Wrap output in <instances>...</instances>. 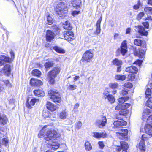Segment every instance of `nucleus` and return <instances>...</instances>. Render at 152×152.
Here are the masks:
<instances>
[{
  "mask_svg": "<svg viewBox=\"0 0 152 152\" xmlns=\"http://www.w3.org/2000/svg\"><path fill=\"white\" fill-rule=\"evenodd\" d=\"M102 17H101L98 20L97 22L96 25V29L95 34H98L100 33V23L102 21Z\"/></svg>",
  "mask_w": 152,
  "mask_h": 152,
  "instance_id": "393cba45",
  "label": "nucleus"
},
{
  "mask_svg": "<svg viewBox=\"0 0 152 152\" xmlns=\"http://www.w3.org/2000/svg\"><path fill=\"white\" fill-rule=\"evenodd\" d=\"M137 148L138 147L142 151H144L145 150V147L144 144V142L143 140H141L139 144L137 145Z\"/></svg>",
  "mask_w": 152,
  "mask_h": 152,
  "instance_id": "bb28decb",
  "label": "nucleus"
},
{
  "mask_svg": "<svg viewBox=\"0 0 152 152\" xmlns=\"http://www.w3.org/2000/svg\"><path fill=\"white\" fill-rule=\"evenodd\" d=\"M126 42V41H124L122 42L121 46V52L123 56H124L127 51V46Z\"/></svg>",
  "mask_w": 152,
  "mask_h": 152,
  "instance_id": "2eb2a0df",
  "label": "nucleus"
},
{
  "mask_svg": "<svg viewBox=\"0 0 152 152\" xmlns=\"http://www.w3.org/2000/svg\"><path fill=\"white\" fill-rule=\"evenodd\" d=\"M144 10L146 12L152 14V8L150 7H146L144 8Z\"/></svg>",
  "mask_w": 152,
  "mask_h": 152,
  "instance_id": "a18cd8bd",
  "label": "nucleus"
},
{
  "mask_svg": "<svg viewBox=\"0 0 152 152\" xmlns=\"http://www.w3.org/2000/svg\"><path fill=\"white\" fill-rule=\"evenodd\" d=\"M50 98L55 102L60 103L61 99L59 93L56 91L50 90L48 91Z\"/></svg>",
  "mask_w": 152,
  "mask_h": 152,
  "instance_id": "f03ea898",
  "label": "nucleus"
},
{
  "mask_svg": "<svg viewBox=\"0 0 152 152\" xmlns=\"http://www.w3.org/2000/svg\"><path fill=\"white\" fill-rule=\"evenodd\" d=\"M127 110H123V111H121L120 113V114L121 115H123L125 116L126 115V113H127Z\"/></svg>",
  "mask_w": 152,
  "mask_h": 152,
  "instance_id": "052dcab7",
  "label": "nucleus"
},
{
  "mask_svg": "<svg viewBox=\"0 0 152 152\" xmlns=\"http://www.w3.org/2000/svg\"><path fill=\"white\" fill-rule=\"evenodd\" d=\"M8 121V119L5 115L0 117V124L4 125L6 124Z\"/></svg>",
  "mask_w": 152,
  "mask_h": 152,
  "instance_id": "7c9ffc66",
  "label": "nucleus"
},
{
  "mask_svg": "<svg viewBox=\"0 0 152 152\" xmlns=\"http://www.w3.org/2000/svg\"><path fill=\"white\" fill-rule=\"evenodd\" d=\"M142 43V41L140 39H135L134 41V44L137 46H140Z\"/></svg>",
  "mask_w": 152,
  "mask_h": 152,
  "instance_id": "c03bdc74",
  "label": "nucleus"
},
{
  "mask_svg": "<svg viewBox=\"0 0 152 152\" xmlns=\"http://www.w3.org/2000/svg\"><path fill=\"white\" fill-rule=\"evenodd\" d=\"M3 68L5 71L6 75L7 76H9L10 75L11 71L10 66L8 64L6 65Z\"/></svg>",
  "mask_w": 152,
  "mask_h": 152,
  "instance_id": "c756f323",
  "label": "nucleus"
},
{
  "mask_svg": "<svg viewBox=\"0 0 152 152\" xmlns=\"http://www.w3.org/2000/svg\"><path fill=\"white\" fill-rule=\"evenodd\" d=\"M56 13L60 17L64 16L68 11V7L66 3L63 2H59L55 8Z\"/></svg>",
  "mask_w": 152,
  "mask_h": 152,
  "instance_id": "f257e3e1",
  "label": "nucleus"
},
{
  "mask_svg": "<svg viewBox=\"0 0 152 152\" xmlns=\"http://www.w3.org/2000/svg\"><path fill=\"white\" fill-rule=\"evenodd\" d=\"M145 131L146 133L152 137V127L150 124H147L145 126Z\"/></svg>",
  "mask_w": 152,
  "mask_h": 152,
  "instance_id": "aec40b11",
  "label": "nucleus"
},
{
  "mask_svg": "<svg viewBox=\"0 0 152 152\" xmlns=\"http://www.w3.org/2000/svg\"><path fill=\"white\" fill-rule=\"evenodd\" d=\"M55 35V34L51 30H47L46 35V40L51 41L54 39Z\"/></svg>",
  "mask_w": 152,
  "mask_h": 152,
  "instance_id": "9d476101",
  "label": "nucleus"
},
{
  "mask_svg": "<svg viewBox=\"0 0 152 152\" xmlns=\"http://www.w3.org/2000/svg\"><path fill=\"white\" fill-rule=\"evenodd\" d=\"M148 99L146 102V105L151 109H152V97L148 98Z\"/></svg>",
  "mask_w": 152,
  "mask_h": 152,
  "instance_id": "c9c22d12",
  "label": "nucleus"
},
{
  "mask_svg": "<svg viewBox=\"0 0 152 152\" xmlns=\"http://www.w3.org/2000/svg\"><path fill=\"white\" fill-rule=\"evenodd\" d=\"M138 70V69L136 67L133 66L127 67L126 69V71L129 73H136Z\"/></svg>",
  "mask_w": 152,
  "mask_h": 152,
  "instance_id": "412c9836",
  "label": "nucleus"
},
{
  "mask_svg": "<svg viewBox=\"0 0 152 152\" xmlns=\"http://www.w3.org/2000/svg\"><path fill=\"white\" fill-rule=\"evenodd\" d=\"M106 122V117L105 116H102L96 120V124L97 125H101L103 126H105Z\"/></svg>",
  "mask_w": 152,
  "mask_h": 152,
  "instance_id": "6e6552de",
  "label": "nucleus"
},
{
  "mask_svg": "<svg viewBox=\"0 0 152 152\" xmlns=\"http://www.w3.org/2000/svg\"><path fill=\"white\" fill-rule=\"evenodd\" d=\"M63 26L65 29L68 30H71L72 28L70 23L68 21L64 23Z\"/></svg>",
  "mask_w": 152,
  "mask_h": 152,
  "instance_id": "473e14b6",
  "label": "nucleus"
},
{
  "mask_svg": "<svg viewBox=\"0 0 152 152\" xmlns=\"http://www.w3.org/2000/svg\"><path fill=\"white\" fill-rule=\"evenodd\" d=\"M32 74L34 76L39 77L41 75V72L39 70L35 69L32 71Z\"/></svg>",
  "mask_w": 152,
  "mask_h": 152,
  "instance_id": "4c0bfd02",
  "label": "nucleus"
},
{
  "mask_svg": "<svg viewBox=\"0 0 152 152\" xmlns=\"http://www.w3.org/2000/svg\"><path fill=\"white\" fill-rule=\"evenodd\" d=\"M112 63L113 65L117 66H121L122 64V61L117 58H116L113 60L112 61Z\"/></svg>",
  "mask_w": 152,
  "mask_h": 152,
  "instance_id": "c85d7f7f",
  "label": "nucleus"
},
{
  "mask_svg": "<svg viewBox=\"0 0 152 152\" xmlns=\"http://www.w3.org/2000/svg\"><path fill=\"white\" fill-rule=\"evenodd\" d=\"M46 106L47 108L51 111H54L57 108V107L56 105L53 104L51 102L48 101L47 102Z\"/></svg>",
  "mask_w": 152,
  "mask_h": 152,
  "instance_id": "a211bd4d",
  "label": "nucleus"
},
{
  "mask_svg": "<svg viewBox=\"0 0 152 152\" xmlns=\"http://www.w3.org/2000/svg\"><path fill=\"white\" fill-rule=\"evenodd\" d=\"M102 98L104 99H107L108 102L110 104L114 103L115 100L114 96L111 94H110L108 91H105L103 93Z\"/></svg>",
  "mask_w": 152,
  "mask_h": 152,
  "instance_id": "39448f33",
  "label": "nucleus"
},
{
  "mask_svg": "<svg viewBox=\"0 0 152 152\" xmlns=\"http://www.w3.org/2000/svg\"><path fill=\"white\" fill-rule=\"evenodd\" d=\"M53 48L55 51L59 53H64L65 52L63 49L56 46L54 47Z\"/></svg>",
  "mask_w": 152,
  "mask_h": 152,
  "instance_id": "e433bc0d",
  "label": "nucleus"
},
{
  "mask_svg": "<svg viewBox=\"0 0 152 152\" xmlns=\"http://www.w3.org/2000/svg\"><path fill=\"white\" fill-rule=\"evenodd\" d=\"M142 61L141 60H137L136 61H135L133 63V64H135L137 65H138L139 66H140L141 64H142Z\"/></svg>",
  "mask_w": 152,
  "mask_h": 152,
  "instance_id": "13d9d810",
  "label": "nucleus"
},
{
  "mask_svg": "<svg viewBox=\"0 0 152 152\" xmlns=\"http://www.w3.org/2000/svg\"><path fill=\"white\" fill-rule=\"evenodd\" d=\"M128 133V130L126 129H121L119 132H116L118 138L123 139L124 137L127 135Z\"/></svg>",
  "mask_w": 152,
  "mask_h": 152,
  "instance_id": "1a4fd4ad",
  "label": "nucleus"
},
{
  "mask_svg": "<svg viewBox=\"0 0 152 152\" xmlns=\"http://www.w3.org/2000/svg\"><path fill=\"white\" fill-rule=\"evenodd\" d=\"M143 25L146 28H148L149 27V24L148 22H144L142 23Z\"/></svg>",
  "mask_w": 152,
  "mask_h": 152,
  "instance_id": "338daca9",
  "label": "nucleus"
},
{
  "mask_svg": "<svg viewBox=\"0 0 152 152\" xmlns=\"http://www.w3.org/2000/svg\"><path fill=\"white\" fill-rule=\"evenodd\" d=\"M47 19L48 24L51 25L53 23V19L50 16H48Z\"/></svg>",
  "mask_w": 152,
  "mask_h": 152,
  "instance_id": "09e8293b",
  "label": "nucleus"
},
{
  "mask_svg": "<svg viewBox=\"0 0 152 152\" xmlns=\"http://www.w3.org/2000/svg\"><path fill=\"white\" fill-rule=\"evenodd\" d=\"M44 131L43 129L41 130L38 134V137L39 138L42 137L43 136H44Z\"/></svg>",
  "mask_w": 152,
  "mask_h": 152,
  "instance_id": "4d7b16f0",
  "label": "nucleus"
},
{
  "mask_svg": "<svg viewBox=\"0 0 152 152\" xmlns=\"http://www.w3.org/2000/svg\"><path fill=\"white\" fill-rule=\"evenodd\" d=\"M124 87L127 88H130L132 87V85L130 83L127 82L124 85Z\"/></svg>",
  "mask_w": 152,
  "mask_h": 152,
  "instance_id": "3c124183",
  "label": "nucleus"
},
{
  "mask_svg": "<svg viewBox=\"0 0 152 152\" xmlns=\"http://www.w3.org/2000/svg\"><path fill=\"white\" fill-rule=\"evenodd\" d=\"M80 12L79 11H74L72 12V15L74 16L76 15L79 14Z\"/></svg>",
  "mask_w": 152,
  "mask_h": 152,
  "instance_id": "69168bd1",
  "label": "nucleus"
},
{
  "mask_svg": "<svg viewBox=\"0 0 152 152\" xmlns=\"http://www.w3.org/2000/svg\"><path fill=\"white\" fill-rule=\"evenodd\" d=\"M52 148L53 149H56L59 148L60 144L58 142H53L51 144Z\"/></svg>",
  "mask_w": 152,
  "mask_h": 152,
  "instance_id": "a19ab883",
  "label": "nucleus"
},
{
  "mask_svg": "<svg viewBox=\"0 0 152 152\" xmlns=\"http://www.w3.org/2000/svg\"><path fill=\"white\" fill-rule=\"evenodd\" d=\"M39 100L38 99L34 98L32 99L29 103L28 101L26 104V106L29 108H31V106H34L36 102H39Z\"/></svg>",
  "mask_w": 152,
  "mask_h": 152,
  "instance_id": "5701e85b",
  "label": "nucleus"
},
{
  "mask_svg": "<svg viewBox=\"0 0 152 152\" xmlns=\"http://www.w3.org/2000/svg\"><path fill=\"white\" fill-rule=\"evenodd\" d=\"M53 63L51 61H48L45 64V68L47 69H48L50 67L53 66Z\"/></svg>",
  "mask_w": 152,
  "mask_h": 152,
  "instance_id": "ea45409f",
  "label": "nucleus"
},
{
  "mask_svg": "<svg viewBox=\"0 0 152 152\" xmlns=\"http://www.w3.org/2000/svg\"><path fill=\"white\" fill-rule=\"evenodd\" d=\"M129 99V97L127 96L121 97L118 99V101L120 104L122 105L123 103H124V102L128 100Z\"/></svg>",
  "mask_w": 152,
  "mask_h": 152,
  "instance_id": "f704fd0d",
  "label": "nucleus"
},
{
  "mask_svg": "<svg viewBox=\"0 0 152 152\" xmlns=\"http://www.w3.org/2000/svg\"><path fill=\"white\" fill-rule=\"evenodd\" d=\"M68 88L69 89L73 90L77 88V86L75 85H69L68 87Z\"/></svg>",
  "mask_w": 152,
  "mask_h": 152,
  "instance_id": "603ef678",
  "label": "nucleus"
},
{
  "mask_svg": "<svg viewBox=\"0 0 152 152\" xmlns=\"http://www.w3.org/2000/svg\"><path fill=\"white\" fill-rule=\"evenodd\" d=\"M85 147L86 150L90 151L92 149V147L90 143L88 141L86 142Z\"/></svg>",
  "mask_w": 152,
  "mask_h": 152,
  "instance_id": "58836bf2",
  "label": "nucleus"
},
{
  "mask_svg": "<svg viewBox=\"0 0 152 152\" xmlns=\"http://www.w3.org/2000/svg\"><path fill=\"white\" fill-rule=\"evenodd\" d=\"M58 136L57 133L55 130L50 129L47 131L44 135V137L46 140L49 141Z\"/></svg>",
  "mask_w": 152,
  "mask_h": 152,
  "instance_id": "7ed1b4c3",
  "label": "nucleus"
},
{
  "mask_svg": "<svg viewBox=\"0 0 152 152\" xmlns=\"http://www.w3.org/2000/svg\"><path fill=\"white\" fill-rule=\"evenodd\" d=\"M140 1H138L137 3L134 5L133 7V8L135 10H138L140 7Z\"/></svg>",
  "mask_w": 152,
  "mask_h": 152,
  "instance_id": "5fc2aeb1",
  "label": "nucleus"
},
{
  "mask_svg": "<svg viewBox=\"0 0 152 152\" xmlns=\"http://www.w3.org/2000/svg\"><path fill=\"white\" fill-rule=\"evenodd\" d=\"M121 145V148L118 146L116 149L117 152H120L122 150L127 149L128 148V145L127 142L122 141L120 142Z\"/></svg>",
  "mask_w": 152,
  "mask_h": 152,
  "instance_id": "4468645a",
  "label": "nucleus"
},
{
  "mask_svg": "<svg viewBox=\"0 0 152 152\" xmlns=\"http://www.w3.org/2000/svg\"><path fill=\"white\" fill-rule=\"evenodd\" d=\"M63 35L64 39L68 41H70L74 38L73 33L71 31H65Z\"/></svg>",
  "mask_w": 152,
  "mask_h": 152,
  "instance_id": "0eeeda50",
  "label": "nucleus"
},
{
  "mask_svg": "<svg viewBox=\"0 0 152 152\" xmlns=\"http://www.w3.org/2000/svg\"><path fill=\"white\" fill-rule=\"evenodd\" d=\"M145 52V50H142V49H140L139 50V53L141 55V56H144V53Z\"/></svg>",
  "mask_w": 152,
  "mask_h": 152,
  "instance_id": "bf43d9fd",
  "label": "nucleus"
},
{
  "mask_svg": "<svg viewBox=\"0 0 152 152\" xmlns=\"http://www.w3.org/2000/svg\"><path fill=\"white\" fill-rule=\"evenodd\" d=\"M128 90L127 89H123L120 92V94L123 95H125L128 93Z\"/></svg>",
  "mask_w": 152,
  "mask_h": 152,
  "instance_id": "864d4df0",
  "label": "nucleus"
},
{
  "mask_svg": "<svg viewBox=\"0 0 152 152\" xmlns=\"http://www.w3.org/2000/svg\"><path fill=\"white\" fill-rule=\"evenodd\" d=\"M42 115L44 118L46 119L50 117L51 114L49 111L46 110L43 111Z\"/></svg>",
  "mask_w": 152,
  "mask_h": 152,
  "instance_id": "72a5a7b5",
  "label": "nucleus"
},
{
  "mask_svg": "<svg viewBox=\"0 0 152 152\" xmlns=\"http://www.w3.org/2000/svg\"><path fill=\"white\" fill-rule=\"evenodd\" d=\"M149 86H148L145 91L146 98H150L151 97V89L152 90V84L150 86V88L149 87Z\"/></svg>",
  "mask_w": 152,
  "mask_h": 152,
  "instance_id": "cd10ccee",
  "label": "nucleus"
},
{
  "mask_svg": "<svg viewBox=\"0 0 152 152\" xmlns=\"http://www.w3.org/2000/svg\"><path fill=\"white\" fill-rule=\"evenodd\" d=\"M151 110L149 109H145L144 111L142 114V119L144 121V120H146L149 117Z\"/></svg>",
  "mask_w": 152,
  "mask_h": 152,
  "instance_id": "b1692460",
  "label": "nucleus"
},
{
  "mask_svg": "<svg viewBox=\"0 0 152 152\" xmlns=\"http://www.w3.org/2000/svg\"><path fill=\"white\" fill-rule=\"evenodd\" d=\"M98 144L100 148L102 149L104 147V144L103 142L99 141L98 142Z\"/></svg>",
  "mask_w": 152,
  "mask_h": 152,
  "instance_id": "680f3d73",
  "label": "nucleus"
},
{
  "mask_svg": "<svg viewBox=\"0 0 152 152\" xmlns=\"http://www.w3.org/2000/svg\"><path fill=\"white\" fill-rule=\"evenodd\" d=\"M115 110H123L122 107V104H119L117 106H116L115 107Z\"/></svg>",
  "mask_w": 152,
  "mask_h": 152,
  "instance_id": "6e6d98bb",
  "label": "nucleus"
},
{
  "mask_svg": "<svg viewBox=\"0 0 152 152\" xmlns=\"http://www.w3.org/2000/svg\"><path fill=\"white\" fill-rule=\"evenodd\" d=\"M109 87L112 89H114L112 91V93L113 94H115L117 92V90H115L119 87L118 83H111L109 84Z\"/></svg>",
  "mask_w": 152,
  "mask_h": 152,
  "instance_id": "6ab92c4d",
  "label": "nucleus"
},
{
  "mask_svg": "<svg viewBox=\"0 0 152 152\" xmlns=\"http://www.w3.org/2000/svg\"><path fill=\"white\" fill-rule=\"evenodd\" d=\"M60 72L59 68H54L50 71L48 74V79L50 83L53 84L54 82V78Z\"/></svg>",
  "mask_w": 152,
  "mask_h": 152,
  "instance_id": "20e7f679",
  "label": "nucleus"
},
{
  "mask_svg": "<svg viewBox=\"0 0 152 152\" xmlns=\"http://www.w3.org/2000/svg\"><path fill=\"white\" fill-rule=\"evenodd\" d=\"M144 13L143 12H140L138 15L137 19L138 20H140L142 19V18L144 16Z\"/></svg>",
  "mask_w": 152,
  "mask_h": 152,
  "instance_id": "de8ad7c7",
  "label": "nucleus"
},
{
  "mask_svg": "<svg viewBox=\"0 0 152 152\" xmlns=\"http://www.w3.org/2000/svg\"><path fill=\"white\" fill-rule=\"evenodd\" d=\"M80 3V1L79 0H75V1H73L72 3V5L73 7H76L78 6Z\"/></svg>",
  "mask_w": 152,
  "mask_h": 152,
  "instance_id": "79ce46f5",
  "label": "nucleus"
},
{
  "mask_svg": "<svg viewBox=\"0 0 152 152\" xmlns=\"http://www.w3.org/2000/svg\"><path fill=\"white\" fill-rule=\"evenodd\" d=\"M34 92L35 95L37 96L43 97L45 95L44 92L39 89L34 90Z\"/></svg>",
  "mask_w": 152,
  "mask_h": 152,
  "instance_id": "a878e982",
  "label": "nucleus"
},
{
  "mask_svg": "<svg viewBox=\"0 0 152 152\" xmlns=\"http://www.w3.org/2000/svg\"><path fill=\"white\" fill-rule=\"evenodd\" d=\"M82 126V123L80 121H79L75 125V128L78 130L80 129Z\"/></svg>",
  "mask_w": 152,
  "mask_h": 152,
  "instance_id": "49530a36",
  "label": "nucleus"
},
{
  "mask_svg": "<svg viewBox=\"0 0 152 152\" xmlns=\"http://www.w3.org/2000/svg\"><path fill=\"white\" fill-rule=\"evenodd\" d=\"M93 56V54L90 51L87 50L83 54L82 61L83 62H89L92 60Z\"/></svg>",
  "mask_w": 152,
  "mask_h": 152,
  "instance_id": "423d86ee",
  "label": "nucleus"
},
{
  "mask_svg": "<svg viewBox=\"0 0 152 152\" xmlns=\"http://www.w3.org/2000/svg\"><path fill=\"white\" fill-rule=\"evenodd\" d=\"M127 124L126 122L122 119H119L115 121L113 123V124L115 126H125Z\"/></svg>",
  "mask_w": 152,
  "mask_h": 152,
  "instance_id": "ddd939ff",
  "label": "nucleus"
},
{
  "mask_svg": "<svg viewBox=\"0 0 152 152\" xmlns=\"http://www.w3.org/2000/svg\"><path fill=\"white\" fill-rule=\"evenodd\" d=\"M31 85L34 86H39L43 84V83L41 80L35 78H32L30 80Z\"/></svg>",
  "mask_w": 152,
  "mask_h": 152,
  "instance_id": "9b49d317",
  "label": "nucleus"
},
{
  "mask_svg": "<svg viewBox=\"0 0 152 152\" xmlns=\"http://www.w3.org/2000/svg\"><path fill=\"white\" fill-rule=\"evenodd\" d=\"M131 31V29L130 28H127L126 30V34H129Z\"/></svg>",
  "mask_w": 152,
  "mask_h": 152,
  "instance_id": "774afa93",
  "label": "nucleus"
},
{
  "mask_svg": "<svg viewBox=\"0 0 152 152\" xmlns=\"http://www.w3.org/2000/svg\"><path fill=\"white\" fill-rule=\"evenodd\" d=\"M2 142L3 144H6L8 142V140L6 138H4L2 139Z\"/></svg>",
  "mask_w": 152,
  "mask_h": 152,
  "instance_id": "0e129e2a",
  "label": "nucleus"
},
{
  "mask_svg": "<svg viewBox=\"0 0 152 152\" xmlns=\"http://www.w3.org/2000/svg\"><path fill=\"white\" fill-rule=\"evenodd\" d=\"M92 134V136L96 138H99L102 137L104 138L106 137V134L104 132L99 133L96 132H93Z\"/></svg>",
  "mask_w": 152,
  "mask_h": 152,
  "instance_id": "f3484780",
  "label": "nucleus"
},
{
  "mask_svg": "<svg viewBox=\"0 0 152 152\" xmlns=\"http://www.w3.org/2000/svg\"><path fill=\"white\" fill-rule=\"evenodd\" d=\"M6 75V73L5 71L4 70L3 68L1 69L0 70V75Z\"/></svg>",
  "mask_w": 152,
  "mask_h": 152,
  "instance_id": "e2e57ef3",
  "label": "nucleus"
},
{
  "mask_svg": "<svg viewBox=\"0 0 152 152\" xmlns=\"http://www.w3.org/2000/svg\"><path fill=\"white\" fill-rule=\"evenodd\" d=\"M144 121L148 123V124H152V115L149 116L146 120H144Z\"/></svg>",
  "mask_w": 152,
  "mask_h": 152,
  "instance_id": "37998d69",
  "label": "nucleus"
},
{
  "mask_svg": "<svg viewBox=\"0 0 152 152\" xmlns=\"http://www.w3.org/2000/svg\"><path fill=\"white\" fill-rule=\"evenodd\" d=\"M11 59L9 58L6 56L4 55L0 56V66L3 65L5 62H10Z\"/></svg>",
  "mask_w": 152,
  "mask_h": 152,
  "instance_id": "f8f14e48",
  "label": "nucleus"
},
{
  "mask_svg": "<svg viewBox=\"0 0 152 152\" xmlns=\"http://www.w3.org/2000/svg\"><path fill=\"white\" fill-rule=\"evenodd\" d=\"M126 76L125 75H117L115 76V78L117 80L123 81L126 79Z\"/></svg>",
  "mask_w": 152,
  "mask_h": 152,
  "instance_id": "2f4dec72",
  "label": "nucleus"
},
{
  "mask_svg": "<svg viewBox=\"0 0 152 152\" xmlns=\"http://www.w3.org/2000/svg\"><path fill=\"white\" fill-rule=\"evenodd\" d=\"M122 105L123 109L124 110L129 107L130 106V104L129 103H123Z\"/></svg>",
  "mask_w": 152,
  "mask_h": 152,
  "instance_id": "8fccbe9b",
  "label": "nucleus"
},
{
  "mask_svg": "<svg viewBox=\"0 0 152 152\" xmlns=\"http://www.w3.org/2000/svg\"><path fill=\"white\" fill-rule=\"evenodd\" d=\"M135 27L137 29L138 32L144 35H147L148 32L145 31L144 27L141 26H135Z\"/></svg>",
  "mask_w": 152,
  "mask_h": 152,
  "instance_id": "dca6fc26",
  "label": "nucleus"
},
{
  "mask_svg": "<svg viewBox=\"0 0 152 152\" xmlns=\"http://www.w3.org/2000/svg\"><path fill=\"white\" fill-rule=\"evenodd\" d=\"M68 115V111L66 110H64L61 112L59 115L60 118L64 120L66 118Z\"/></svg>",
  "mask_w": 152,
  "mask_h": 152,
  "instance_id": "4be33fe9",
  "label": "nucleus"
}]
</instances>
